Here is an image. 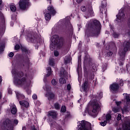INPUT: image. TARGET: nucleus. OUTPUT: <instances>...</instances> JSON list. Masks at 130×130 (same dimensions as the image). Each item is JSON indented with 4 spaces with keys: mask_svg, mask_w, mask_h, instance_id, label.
<instances>
[{
    "mask_svg": "<svg viewBox=\"0 0 130 130\" xmlns=\"http://www.w3.org/2000/svg\"><path fill=\"white\" fill-rule=\"evenodd\" d=\"M112 111L115 113L119 112V108L118 107H114L112 108Z\"/></svg>",
    "mask_w": 130,
    "mask_h": 130,
    "instance_id": "obj_32",
    "label": "nucleus"
},
{
    "mask_svg": "<svg viewBox=\"0 0 130 130\" xmlns=\"http://www.w3.org/2000/svg\"><path fill=\"white\" fill-rule=\"evenodd\" d=\"M38 46H35V48H36V49H38Z\"/></svg>",
    "mask_w": 130,
    "mask_h": 130,
    "instance_id": "obj_63",
    "label": "nucleus"
},
{
    "mask_svg": "<svg viewBox=\"0 0 130 130\" xmlns=\"http://www.w3.org/2000/svg\"><path fill=\"white\" fill-rule=\"evenodd\" d=\"M88 12L91 16H92L93 15V9L91 8H89Z\"/></svg>",
    "mask_w": 130,
    "mask_h": 130,
    "instance_id": "obj_40",
    "label": "nucleus"
},
{
    "mask_svg": "<svg viewBox=\"0 0 130 130\" xmlns=\"http://www.w3.org/2000/svg\"><path fill=\"white\" fill-rule=\"evenodd\" d=\"M26 92L28 95H30L31 94V90L29 88L26 89Z\"/></svg>",
    "mask_w": 130,
    "mask_h": 130,
    "instance_id": "obj_46",
    "label": "nucleus"
},
{
    "mask_svg": "<svg viewBox=\"0 0 130 130\" xmlns=\"http://www.w3.org/2000/svg\"><path fill=\"white\" fill-rule=\"evenodd\" d=\"M88 84H89V81L87 79L85 80L82 84V89H83L84 92H86L88 89Z\"/></svg>",
    "mask_w": 130,
    "mask_h": 130,
    "instance_id": "obj_19",
    "label": "nucleus"
},
{
    "mask_svg": "<svg viewBox=\"0 0 130 130\" xmlns=\"http://www.w3.org/2000/svg\"><path fill=\"white\" fill-rule=\"evenodd\" d=\"M19 104L21 106V109L23 112H25L27 108L29 107V102L26 101H20Z\"/></svg>",
    "mask_w": 130,
    "mask_h": 130,
    "instance_id": "obj_14",
    "label": "nucleus"
},
{
    "mask_svg": "<svg viewBox=\"0 0 130 130\" xmlns=\"http://www.w3.org/2000/svg\"><path fill=\"white\" fill-rule=\"evenodd\" d=\"M126 68L127 72H129L130 67L128 64L126 65Z\"/></svg>",
    "mask_w": 130,
    "mask_h": 130,
    "instance_id": "obj_52",
    "label": "nucleus"
},
{
    "mask_svg": "<svg viewBox=\"0 0 130 130\" xmlns=\"http://www.w3.org/2000/svg\"><path fill=\"white\" fill-rule=\"evenodd\" d=\"M18 123H19V120L10 119L7 118L2 123V126L4 127L3 130H14V126L17 125Z\"/></svg>",
    "mask_w": 130,
    "mask_h": 130,
    "instance_id": "obj_4",
    "label": "nucleus"
},
{
    "mask_svg": "<svg viewBox=\"0 0 130 130\" xmlns=\"http://www.w3.org/2000/svg\"><path fill=\"white\" fill-rule=\"evenodd\" d=\"M91 106L92 107V111H90L89 108H87L85 109L84 113H87L89 115L92 116V117H97V115H98V110L100 108L99 103H98L97 100H94L91 103Z\"/></svg>",
    "mask_w": 130,
    "mask_h": 130,
    "instance_id": "obj_5",
    "label": "nucleus"
},
{
    "mask_svg": "<svg viewBox=\"0 0 130 130\" xmlns=\"http://www.w3.org/2000/svg\"><path fill=\"white\" fill-rule=\"evenodd\" d=\"M60 111L61 112H63V113H64V112H66L67 107H66V106H62Z\"/></svg>",
    "mask_w": 130,
    "mask_h": 130,
    "instance_id": "obj_31",
    "label": "nucleus"
},
{
    "mask_svg": "<svg viewBox=\"0 0 130 130\" xmlns=\"http://www.w3.org/2000/svg\"><path fill=\"white\" fill-rule=\"evenodd\" d=\"M27 41L31 43L37 42V35L32 32L27 35Z\"/></svg>",
    "mask_w": 130,
    "mask_h": 130,
    "instance_id": "obj_13",
    "label": "nucleus"
},
{
    "mask_svg": "<svg viewBox=\"0 0 130 130\" xmlns=\"http://www.w3.org/2000/svg\"><path fill=\"white\" fill-rule=\"evenodd\" d=\"M84 64L85 66H86V67H92V70H93V72H95V71H97V68H96V65L94 64L93 62H92V58L90 57L89 56H85L84 57Z\"/></svg>",
    "mask_w": 130,
    "mask_h": 130,
    "instance_id": "obj_10",
    "label": "nucleus"
},
{
    "mask_svg": "<svg viewBox=\"0 0 130 130\" xmlns=\"http://www.w3.org/2000/svg\"><path fill=\"white\" fill-rule=\"evenodd\" d=\"M55 98V94L53 92H49L48 93V100L49 101H51V100H53Z\"/></svg>",
    "mask_w": 130,
    "mask_h": 130,
    "instance_id": "obj_20",
    "label": "nucleus"
},
{
    "mask_svg": "<svg viewBox=\"0 0 130 130\" xmlns=\"http://www.w3.org/2000/svg\"><path fill=\"white\" fill-rule=\"evenodd\" d=\"M15 93L16 95V98L18 99V101H20V100H23V99H24L25 95L24 94L20 93L18 91H15Z\"/></svg>",
    "mask_w": 130,
    "mask_h": 130,
    "instance_id": "obj_16",
    "label": "nucleus"
},
{
    "mask_svg": "<svg viewBox=\"0 0 130 130\" xmlns=\"http://www.w3.org/2000/svg\"><path fill=\"white\" fill-rule=\"evenodd\" d=\"M68 31L70 36L74 35V27H73V25L71 23L68 25Z\"/></svg>",
    "mask_w": 130,
    "mask_h": 130,
    "instance_id": "obj_18",
    "label": "nucleus"
},
{
    "mask_svg": "<svg viewBox=\"0 0 130 130\" xmlns=\"http://www.w3.org/2000/svg\"><path fill=\"white\" fill-rule=\"evenodd\" d=\"M14 49H15V50H19V49H20V45H19V44H16V45L15 46Z\"/></svg>",
    "mask_w": 130,
    "mask_h": 130,
    "instance_id": "obj_43",
    "label": "nucleus"
},
{
    "mask_svg": "<svg viewBox=\"0 0 130 130\" xmlns=\"http://www.w3.org/2000/svg\"><path fill=\"white\" fill-rule=\"evenodd\" d=\"M81 10L82 12H86V11H87V8L85 6H82L81 7Z\"/></svg>",
    "mask_w": 130,
    "mask_h": 130,
    "instance_id": "obj_45",
    "label": "nucleus"
},
{
    "mask_svg": "<svg viewBox=\"0 0 130 130\" xmlns=\"http://www.w3.org/2000/svg\"><path fill=\"white\" fill-rule=\"evenodd\" d=\"M10 8L12 13H15L17 11V8L14 5H10Z\"/></svg>",
    "mask_w": 130,
    "mask_h": 130,
    "instance_id": "obj_26",
    "label": "nucleus"
},
{
    "mask_svg": "<svg viewBox=\"0 0 130 130\" xmlns=\"http://www.w3.org/2000/svg\"><path fill=\"white\" fill-rule=\"evenodd\" d=\"M126 21H127V26L129 28H130V17L127 18Z\"/></svg>",
    "mask_w": 130,
    "mask_h": 130,
    "instance_id": "obj_44",
    "label": "nucleus"
},
{
    "mask_svg": "<svg viewBox=\"0 0 130 130\" xmlns=\"http://www.w3.org/2000/svg\"><path fill=\"white\" fill-rule=\"evenodd\" d=\"M47 74L46 75V77H49L50 75H51V73H52V71H51V67H48L47 68Z\"/></svg>",
    "mask_w": 130,
    "mask_h": 130,
    "instance_id": "obj_25",
    "label": "nucleus"
},
{
    "mask_svg": "<svg viewBox=\"0 0 130 130\" xmlns=\"http://www.w3.org/2000/svg\"><path fill=\"white\" fill-rule=\"evenodd\" d=\"M123 46V51L121 52L120 54L119 58V66H123L124 63V60H125V55L126 52L130 50V42L129 41H125L122 44Z\"/></svg>",
    "mask_w": 130,
    "mask_h": 130,
    "instance_id": "obj_6",
    "label": "nucleus"
},
{
    "mask_svg": "<svg viewBox=\"0 0 130 130\" xmlns=\"http://www.w3.org/2000/svg\"><path fill=\"white\" fill-rule=\"evenodd\" d=\"M0 15L2 18V20L5 22V17H4V14H3V13H2V12H0Z\"/></svg>",
    "mask_w": 130,
    "mask_h": 130,
    "instance_id": "obj_50",
    "label": "nucleus"
},
{
    "mask_svg": "<svg viewBox=\"0 0 130 130\" xmlns=\"http://www.w3.org/2000/svg\"><path fill=\"white\" fill-rule=\"evenodd\" d=\"M124 101H125V102H126V103H127V102H130V96H129V95H128L127 93H126V94H125V98Z\"/></svg>",
    "mask_w": 130,
    "mask_h": 130,
    "instance_id": "obj_30",
    "label": "nucleus"
},
{
    "mask_svg": "<svg viewBox=\"0 0 130 130\" xmlns=\"http://www.w3.org/2000/svg\"><path fill=\"white\" fill-rule=\"evenodd\" d=\"M50 4H51V0H47Z\"/></svg>",
    "mask_w": 130,
    "mask_h": 130,
    "instance_id": "obj_61",
    "label": "nucleus"
},
{
    "mask_svg": "<svg viewBox=\"0 0 130 130\" xmlns=\"http://www.w3.org/2000/svg\"><path fill=\"white\" fill-rule=\"evenodd\" d=\"M52 40V44L50 45V48H53L54 46H56L57 48H63L66 46V39L62 37H59V35H54Z\"/></svg>",
    "mask_w": 130,
    "mask_h": 130,
    "instance_id": "obj_3",
    "label": "nucleus"
},
{
    "mask_svg": "<svg viewBox=\"0 0 130 130\" xmlns=\"http://www.w3.org/2000/svg\"><path fill=\"white\" fill-rule=\"evenodd\" d=\"M110 91L113 94H116L117 92H118L119 90V85L117 83H113L110 85Z\"/></svg>",
    "mask_w": 130,
    "mask_h": 130,
    "instance_id": "obj_12",
    "label": "nucleus"
},
{
    "mask_svg": "<svg viewBox=\"0 0 130 130\" xmlns=\"http://www.w3.org/2000/svg\"><path fill=\"white\" fill-rule=\"evenodd\" d=\"M71 89H72V86L70 84L67 85V90L68 91H71Z\"/></svg>",
    "mask_w": 130,
    "mask_h": 130,
    "instance_id": "obj_49",
    "label": "nucleus"
},
{
    "mask_svg": "<svg viewBox=\"0 0 130 130\" xmlns=\"http://www.w3.org/2000/svg\"><path fill=\"white\" fill-rule=\"evenodd\" d=\"M11 112L12 114H16L17 113V107L16 105H13L11 107Z\"/></svg>",
    "mask_w": 130,
    "mask_h": 130,
    "instance_id": "obj_21",
    "label": "nucleus"
},
{
    "mask_svg": "<svg viewBox=\"0 0 130 130\" xmlns=\"http://www.w3.org/2000/svg\"><path fill=\"white\" fill-rule=\"evenodd\" d=\"M54 107L56 110H59L60 109V105L58 103L56 102L54 104Z\"/></svg>",
    "mask_w": 130,
    "mask_h": 130,
    "instance_id": "obj_23",
    "label": "nucleus"
},
{
    "mask_svg": "<svg viewBox=\"0 0 130 130\" xmlns=\"http://www.w3.org/2000/svg\"><path fill=\"white\" fill-rule=\"evenodd\" d=\"M11 73L14 77V83L15 85H18L19 86H25L27 84V78L26 77H22L21 79L18 78L17 77V74L18 72L16 71L15 69H13L11 71Z\"/></svg>",
    "mask_w": 130,
    "mask_h": 130,
    "instance_id": "obj_8",
    "label": "nucleus"
},
{
    "mask_svg": "<svg viewBox=\"0 0 130 130\" xmlns=\"http://www.w3.org/2000/svg\"><path fill=\"white\" fill-rule=\"evenodd\" d=\"M55 124H56V122H55V121L51 122L50 123V125L51 127H54V125H55Z\"/></svg>",
    "mask_w": 130,
    "mask_h": 130,
    "instance_id": "obj_38",
    "label": "nucleus"
},
{
    "mask_svg": "<svg viewBox=\"0 0 130 130\" xmlns=\"http://www.w3.org/2000/svg\"><path fill=\"white\" fill-rule=\"evenodd\" d=\"M113 36L114 38H118V37H119V34H118L116 32H114Z\"/></svg>",
    "mask_w": 130,
    "mask_h": 130,
    "instance_id": "obj_37",
    "label": "nucleus"
},
{
    "mask_svg": "<svg viewBox=\"0 0 130 130\" xmlns=\"http://www.w3.org/2000/svg\"><path fill=\"white\" fill-rule=\"evenodd\" d=\"M82 46H83V44H82V41H80L78 44V49L79 50H81V49H82Z\"/></svg>",
    "mask_w": 130,
    "mask_h": 130,
    "instance_id": "obj_35",
    "label": "nucleus"
},
{
    "mask_svg": "<svg viewBox=\"0 0 130 130\" xmlns=\"http://www.w3.org/2000/svg\"><path fill=\"white\" fill-rule=\"evenodd\" d=\"M17 76L18 78H19V79H22V78H24V77L27 79L26 77L28 76L27 74H25L24 77V72H23V71H18Z\"/></svg>",
    "mask_w": 130,
    "mask_h": 130,
    "instance_id": "obj_17",
    "label": "nucleus"
},
{
    "mask_svg": "<svg viewBox=\"0 0 130 130\" xmlns=\"http://www.w3.org/2000/svg\"><path fill=\"white\" fill-rule=\"evenodd\" d=\"M82 59L81 58V56H79L78 57V62H80V61H81Z\"/></svg>",
    "mask_w": 130,
    "mask_h": 130,
    "instance_id": "obj_56",
    "label": "nucleus"
},
{
    "mask_svg": "<svg viewBox=\"0 0 130 130\" xmlns=\"http://www.w3.org/2000/svg\"><path fill=\"white\" fill-rule=\"evenodd\" d=\"M118 84L119 86H123V80L122 79H120Z\"/></svg>",
    "mask_w": 130,
    "mask_h": 130,
    "instance_id": "obj_39",
    "label": "nucleus"
},
{
    "mask_svg": "<svg viewBox=\"0 0 130 130\" xmlns=\"http://www.w3.org/2000/svg\"><path fill=\"white\" fill-rule=\"evenodd\" d=\"M21 49L23 53L20 57L21 62L23 64L30 66V61L29 56H30V55L31 54V50L28 49L26 47H21Z\"/></svg>",
    "mask_w": 130,
    "mask_h": 130,
    "instance_id": "obj_2",
    "label": "nucleus"
},
{
    "mask_svg": "<svg viewBox=\"0 0 130 130\" xmlns=\"http://www.w3.org/2000/svg\"><path fill=\"white\" fill-rule=\"evenodd\" d=\"M55 56L57 57L59 55V53L57 51H55L54 52Z\"/></svg>",
    "mask_w": 130,
    "mask_h": 130,
    "instance_id": "obj_47",
    "label": "nucleus"
},
{
    "mask_svg": "<svg viewBox=\"0 0 130 130\" xmlns=\"http://www.w3.org/2000/svg\"><path fill=\"white\" fill-rule=\"evenodd\" d=\"M116 19L115 21L117 23H121V19H125V14H124V10L123 9L119 11V13L116 16Z\"/></svg>",
    "mask_w": 130,
    "mask_h": 130,
    "instance_id": "obj_11",
    "label": "nucleus"
},
{
    "mask_svg": "<svg viewBox=\"0 0 130 130\" xmlns=\"http://www.w3.org/2000/svg\"><path fill=\"white\" fill-rule=\"evenodd\" d=\"M123 110L125 112H127V111H128V110H127V108H124Z\"/></svg>",
    "mask_w": 130,
    "mask_h": 130,
    "instance_id": "obj_58",
    "label": "nucleus"
},
{
    "mask_svg": "<svg viewBox=\"0 0 130 130\" xmlns=\"http://www.w3.org/2000/svg\"><path fill=\"white\" fill-rule=\"evenodd\" d=\"M107 69V67H106V66H105V65L103 66L102 68V71L103 73L105 72V71H106Z\"/></svg>",
    "mask_w": 130,
    "mask_h": 130,
    "instance_id": "obj_41",
    "label": "nucleus"
},
{
    "mask_svg": "<svg viewBox=\"0 0 130 130\" xmlns=\"http://www.w3.org/2000/svg\"><path fill=\"white\" fill-rule=\"evenodd\" d=\"M37 94H34L32 95V99H34V100H37Z\"/></svg>",
    "mask_w": 130,
    "mask_h": 130,
    "instance_id": "obj_48",
    "label": "nucleus"
},
{
    "mask_svg": "<svg viewBox=\"0 0 130 130\" xmlns=\"http://www.w3.org/2000/svg\"><path fill=\"white\" fill-rule=\"evenodd\" d=\"M5 48V44L3 43H0V52H3L4 51V49Z\"/></svg>",
    "mask_w": 130,
    "mask_h": 130,
    "instance_id": "obj_29",
    "label": "nucleus"
},
{
    "mask_svg": "<svg viewBox=\"0 0 130 130\" xmlns=\"http://www.w3.org/2000/svg\"><path fill=\"white\" fill-rule=\"evenodd\" d=\"M31 130H37V129H36L35 126H34L32 127H31Z\"/></svg>",
    "mask_w": 130,
    "mask_h": 130,
    "instance_id": "obj_59",
    "label": "nucleus"
},
{
    "mask_svg": "<svg viewBox=\"0 0 130 130\" xmlns=\"http://www.w3.org/2000/svg\"><path fill=\"white\" fill-rule=\"evenodd\" d=\"M22 130H26V127L25 126L22 127Z\"/></svg>",
    "mask_w": 130,
    "mask_h": 130,
    "instance_id": "obj_62",
    "label": "nucleus"
},
{
    "mask_svg": "<svg viewBox=\"0 0 130 130\" xmlns=\"http://www.w3.org/2000/svg\"><path fill=\"white\" fill-rule=\"evenodd\" d=\"M8 94H13V91H12V89L10 88H8Z\"/></svg>",
    "mask_w": 130,
    "mask_h": 130,
    "instance_id": "obj_51",
    "label": "nucleus"
},
{
    "mask_svg": "<svg viewBox=\"0 0 130 130\" xmlns=\"http://www.w3.org/2000/svg\"><path fill=\"white\" fill-rule=\"evenodd\" d=\"M48 117H51L53 119H56L57 118V112L52 110L48 112Z\"/></svg>",
    "mask_w": 130,
    "mask_h": 130,
    "instance_id": "obj_15",
    "label": "nucleus"
},
{
    "mask_svg": "<svg viewBox=\"0 0 130 130\" xmlns=\"http://www.w3.org/2000/svg\"><path fill=\"white\" fill-rule=\"evenodd\" d=\"M59 82L60 84L63 85V84H66L67 81H66V79L64 78H60L59 79Z\"/></svg>",
    "mask_w": 130,
    "mask_h": 130,
    "instance_id": "obj_27",
    "label": "nucleus"
},
{
    "mask_svg": "<svg viewBox=\"0 0 130 130\" xmlns=\"http://www.w3.org/2000/svg\"><path fill=\"white\" fill-rule=\"evenodd\" d=\"M117 118L118 120H120V119H121V116H119V115H118Z\"/></svg>",
    "mask_w": 130,
    "mask_h": 130,
    "instance_id": "obj_60",
    "label": "nucleus"
},
{
    "mask_svg": "<svg viewBox=\"0 0 130 130\" xmlns=\"http://www.w3.org/2000/svg\"><path fill=\"white\" fill-rule=\"evenodd\" d=\"M9 57H13V56H14V53L11 52L9 54Z\"/></svg>",
    "mask_w": 130,
    "mask_h": 130,
    "instance_id": "obj_53",
    "label": "nucleus"
},
{
    "mask_svg": "<svg viewBox=\"0 0 130 130\" xmlns=\"http://www.w3.org/2000/svg\"><path fill=\"white\" fill-rule=\"evenodd\" d=\"M116 104L117 106H119L121 104V102H116Z\"/></svg>",
    "mask_w": 130,
    "mask_h": 130,
    "instance_id": "obj_54",
    "label": "nucleus"
},
{
    "mask_svg": "<svg viewBox=\"0 0 130 130\" xmlns=\"http://www.w3.org/2000/svg\"><path fill=\"white\" fill-rule=\"evenodd\" d=\"M51 83L53 86H56V85H57V81H56L55 79L52 80Z\"/></svg>",
    "mask_w": 130,
    "mask_h": 130,
    "instance_id": "obj_34",
    "label": "nucleus"
},
{
    "mask_svg": "<svg viewBox=\"0 0 130 130\" xmlns=\"http://www.w3.org/2000/svg\"><path fill=\"white\" fill-rule=\"evenodd\" d=\"M106 7V2L105 1H104L102 2L101 6L100 7V10L101 13H103V9Z\"/></svg>",
    "mask_w": 130,
    "mask_h": 130,
    "instance_id": "obj_22",
    "label": "nucleus"
},
{
    "mask_svg": "<svg viewBox=\"0 0 130 130\" xmlns=\"http://www.w3.org/2000/svg\"><path fill=\"white\" fill-rule=\"evenodd\" d=\"M112 116L110 114H107L106 115V121H109V120H111Z\"/></svg>",
    "mask_w": 130,
    "mask_h": 130,
    "instance_id": "obj_28",
    "label": "nucleus"
},
{
    "mask_svg": "<svg viewBox=\"0 0 130 130\" xmlns=\"http://www.w3.org/2000/svg\"><path fill=\"white\" fill-rule=\"evenodd\" d=\"M112 54H113V52H112V51H108L106 53V57H109V58H110V57L112 56Z\"/></svg>",
    "mask_w": 130,
    "mask_h": 130,
    "instance_id": "obj_24",
    "label": "nucleus"
},
{
    "mask_svg": "<svg viewBox=\"0 0 130 130\" xmlns=\"http://www.w3.org/2000/svg\"><path fill=\"white\" fill-rule=\"evenodd\" d=\"M102 25L100 21L97 20H90L87 24V27L85 30V37H95L98 38L101 34Z\"/></svg>",
    "mask_w": 130,
    "mask_h": 130,
    "instance_id": "obj_1",
    "label": "nucleus"
},
{
    "mask_svg": "<svg viewBox=\"0 0 130 130\" xmlns=\"http://www.w3.org/2000/svg\"><path fill=\"white\" fill-rule=\"evenodd\" d=\"M30 0H22L19 2V8L21 11H26L28 8L31 7V3L29 2Z\"/></svg>",
    "mask_w": 130,
    "mask_h": 130,
    "instance_id": "obj_9",
    "label": "nucleus"
},
{
    "mask_svg": "<svg viewBox=\"0 0 130 130\" xmlns=\"http://www.w3.org/2000/svg\"><path fill=\"white\" fill-rule=\"evenodd\" d=\"M117 130H121V128L120 127L117 128Z\"/></svg>",
    "mask_w": 130,
    "mask_h": 130,
    "instance_id": "obj_64",
    "label": "nucleus"
},
{
    "mask_svg": "<svg viewBox=\"0 0 130 130\" xmlns=\"http://www.w3.org/2000/svg\"><path fill=\"white\" fill-rule=\"evenodd\" d=\"M49 64L51 66V67H53L54 66V59H51L49 61Z\"/></svg>",
    "mask_w": 130,
    "mask_h": 130,
    "instance_id": "obj_33",
    "label": "nucleus"
},
{
    "mask_svg": "<svg viewBox=\"0 0 130 130\" xmlns=\"http://www.w3.org/2000/svg\"><path fill=\"white\" fill-rule=\"evenodd\" d=\"M100 123L102 126H105V125H106V124L107 123V122L106 121H104L103 122H101Z\"/></svg>",
    "mask_w": 130,
    "mask_h": 130,
    "instance_id": "obj_42",
    "label": "nucleus"
},
{
    "mask_svg": "<svg viewBox=\"0 0 130 130\" xmlns=\"http://www.w3.org/2000/svg\"><path fill=\"white\" fill-rule=\"evenodd\" d=\"M37 104H38L39 106H40V105H41V103H40V102H39V101H37Z\"/></svg>",
    "mask_w": 130,
    "mask_h": 130,
    "instance_id": "obj_57",
    "label": "nucleus"
},
{
    "mask_svg": "<svg viewBox=\"0 0 130 130\" xmlns=\"http://www.w3.org/2000/svg\"><path fill=\"white\" fill-rule=\"evenodd\" d=\"M102 96H103V93L102 92H100L99 93L100 98H102Z\"/></svg>",
    "mask_w": 130,
    "mask_h": 130,
    "instance_id": "obj_55",
    "label": "nucleus"
},
{
    "mask_svg": "<svg viewBox=\"0 0 130 130\" xmlns=\"http://www.w3.org/2000/svg\"><path fill=\"white\" fill-rule=\"evenodd\" d=\"M44 15L46 21L48 22L51 19V16H54L56 15V10L54 9V7L52 5L48 6L47 9L44 10Z\"/></svg>",
    "mask_w": 130,
    "mask_h": 130,
    "instance_id": "obj_7",
    "label": "nucleus"
},
{
    "mask_svg": "<svg viewBox=\"0 0 130 130\" xmlns=\"http://www.w3.org/2000/svg\"><path fill=\"white\" fill-rule=\"evenodd\" d=\"M67 113L65 115V118H71V112H67Z\"/></svg>",
    "mask_w": 130,
    "mask_h": 130,
    "instance_id": "obj_36",
    "label": "nucleus"
}]
</instances>
